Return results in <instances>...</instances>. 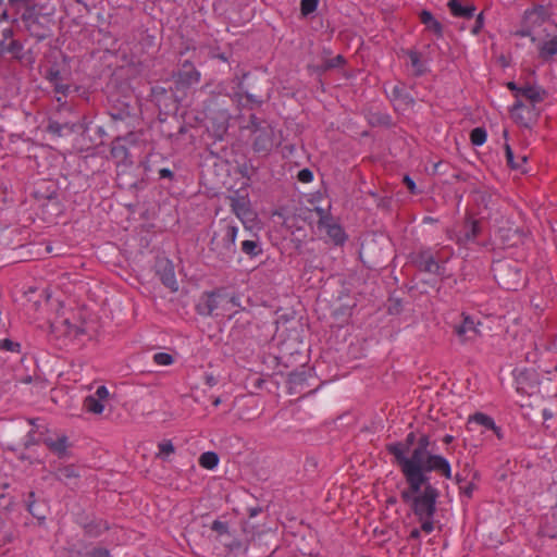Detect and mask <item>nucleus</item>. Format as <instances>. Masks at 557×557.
<instances>
[{
  "label": "nucleus",
  "instance_id": "nucleus-1",
  "mask_svg": "<svg viewBox=\"0 0 557 557\" xmlns=\"http://www.w3.org/2000/svg\"><path fill=\"white\" fill-rule=\"evenodd\" d=\"M429 446L430 437L422 435L410 456H407V447L404 443L389 444L387 445V450L395 457V462L400 468L405 478L421 481L423 472L430 473L435 471L446 479H450V463L443 456L432 454L428 449Z\"/></svg>",
  "mask_w": 557,
  "mask_h": 557
},
{
  "label": "nucleus",
  "instance_id": "nucleus-2",
  "mask_svg": "<svg viewBox=\"0 0 557 557\" xmlns=\"http://www.w3.org/2000/svg\"><path fill=\"white\" fill-rule=\"evenodd\" d=\"M405 480L408 487L401 491V499L410 504L417 517H434L440 492L430 483L429 473L423 472L421 481L408 478H405Z\"/></svg>",
  "mask_w": 557,
  "mask_h": 557
},
{
  "label": "nucleus",
  "instance_id": "nucleus-3",
  "mask_svg": "<svg viewBox=\"0 0 557 557\" xmlns=\"http://www.w3.org/2000/svg\"><path fill=\"white\" fill-rule=\"evenodd\" d=\"M239 306L236 297L222 290L203 293L196 305V310L200 315H224L233 307Z\"/></svg>",
  "mask_w": 557,
  "mask_h": 557
},
{
  "label": "nucleus",
  "instance_id": "nucleus-4",
  "mask_svg": "<svg viewBox=\"0 0 557 557\" xmlns=\"http://www.w3.org/2000/svg\"><path fill=\"white\" fill-rule=\"evenodd\" d=\"M237 226L231 223H222L219 231L214 232L210 240V250L222 261H230L233 259L236 247L235 240L237 236Z\"/></svg>",
  "mask_w": 557,
  "mask_h": 557
},
{
  "label": "nucleus",
  "instance_id": "nucleus-5",
  "mask_svg": "<svg viewBox=\"0 0 557 557\" xmlns=\"http://www.w3.org/2000/svg\"><path fill=\"white\" fill-rule=\"evenodd\" d=\"M494 278L508 290H516L524 283L521 265L515 260H498L492 265Z\"/></svg>",
  "mask_w": 557,
  "mask_h": 557
},
{
  "label": "nucleus",
  "instance_id": "nucleus-6",
  "mask_svg": "<svg viewBox=\"0 0 557 557\" xmlns=\"http://www.w3.org/2000/svg\"><path fill=\"white\" fill-rule=\"evenodd\" d=\"M550 12L544 5H535L527 10L523 15L522 27L516 32L519 37H531L534 42L535 37L532 35L534 29L543 25L549 17Z\"/></svg>",
  "mask_w": 557,
  "mask_h": 557
},
{
  "label": "nucleus",
  "instance_id": "nucleus-7",
  "mask_svg": "<svg viewBox=\"0 0 557 557\" xmlns=\"http://www.w3.org/2000/svg\"><path fill=\"white\" fill-rule=\"evenodd\" d=\"M232 212L244 223L252 222L256 214L250 206V200L247 195H242L238 191L227 197Z\"/></svg>",
  "mask_w": 557,
  "mask_h": 557
},
{
  "label": "nucleus",
  "instance_id": "nucleus-8",
  "mask_svg": "<svg viewBox=\"0 0 557 557\" xmlns=\"http://www.w3.org/2000/svg\"><path fill=\"white\" fill-rule=\"evenodd\" d=\"M200 78L201 73L189 60H185L174 75V82L177 88H189L198 84Z\"/></svg>",
  "mask_w": 557,
  "mask_h": 557
},
{
  "label": "nucleus",
  "instance_id": "nucleus-9",
  "mask_svg": "<svg viewBox=\"0 0 557 557\" xmlns=\"http://www.w3.org/2000/svg\"><path fill=\"white\" fill-rule=\"evenodd\" d=\"M511 119L519 125L528 127L537 116L534 107H529L521 99H516L510 108Z\"/></svg>",
  "mask_w": 557,
  "mask_h": 557
},
{
  "label": "nucleus",
  "instance_id": "nucleus-10",
  "mask_svg": "<svg viewBox=\"0 0 557 557\" xmlns=\"http://www.w3.org/2000/svg\"><path fill=\"white\" fill-rule=\"evenodd\" d=\"M516 99H525L530 102L529 107H534L536 103L542 102L547 97V91L537 85H524L516 94Z\"/></svg>",
  "mask_w": 557,
  "mask_h": 557
},
{
  "label": "nucleus",
  "instance_id": "nucleus-11",
  "mask_svg": "<svg viewBox=\"0 0 557 557\" xmlns=\"http://www.w3.org/2000/svg\"><path fill=\"white\" fill-rule=\"evenodd\" d=\"M479 324L480 323H475L469 315H463L462 322L455 326V333L461 342L473 341L480 335Z\"/></svg>",
  "mask_w": 557,
  "mask_h": 557
},
{
  "label": "nucleus",
  "instance_id": "nucleus-12",
  "mask_svg": "<svg viewBox=\"0 0 557 557\" xmlns=\"http://www.w3.org/2000/svg\"><path fill=\"white\" fill-rule=\"evenodd\" d=\"M481 233L480 222L476 220H467L462 230L457 235L456 242L459 245L466 246L473 243Z\"/></svg>",
  "mask_w": 557,
  "mask_h": 557
},
{
  "label": "nucleus",
  "instance_id": "nucleus-13",
  "mask_svg": "<svg viewBox=\"0 0 557 557\" xmlns=\"http://www.w3.org/2000/svg\"><path fill=\"white\" fill-rule=\"evenodd\" d=\"M414 264L419 270L432 274H437L441 268L430 249L421 250L414 258Z\"/></svg>",
  "mask_w": 557,
  "mask_h": 557
},
{
  "label": "nucleus",
  "instance_id": "nucleus-14",
  "mask_svg": "<svg viewBox=\"0 0 557 557\" xmlns=\"http://www.w3.org/2000/svg\"><path fill=\"white\" fill-rule=\"evenodd\" d=\"M158 274L163 285L168 287L171 292H176L178 289L174 265L172 264L171 261L166 260L160 263Z\"/></svg>",
  "mask_w": 557,
  "mask_h": 557
},
{
  "label": "nucleus",
  "instance_id": "nucleus-15",
  "mask_svg": "<svg viewBox=\"0 0 557 557\" xmlns=\"http://www.w3.org/2000/svg\"><path fill=\"white\" fill-rule=\"evenodd\" d=\"M539 58L543 62H552L557 58V34L543 40L537 46Z\"/></svg>",
  "mask_w": 557,
  "mask_h": 557
},
{
  "label": "nucleus",
  "instance_id": "nucleus-16",
  "mask_svg": "<svg viewBox=\"0 0 557 557\" xmlns=\"http://www.w3.org/2000/svg\"><path fill=\"white\" fill-rule=\"evenodd\" d=\"M468 424L481 425L486 430H492L498 438L503 437L500 428L495 424L493 418L485 413L476 412L473 416H470L468 419Z\"/></svg>",
  "mask_w": 557,
  "mask_h": 557
},
{
  "label": "nucleus",
  "instance_id": "nucleus-17",
  "mask_svg": "<svg viewBox=\"0 0 557 557\" xmlns=\"http://www.w3.org/2000/svg\"><path fill=\"white\" fill-rule=\"evenodd\" d=\"M45 445L60 458L67 456L69 438L65 435L47 437L44 440Z\"/></svg>",
  "mask_w": 557,
  "mask_h": 557
},
{
  "label": "nucleus",
  "instance_id": "nucleus-18",
  "mask_svg": "<svg viewBox=\"0 0 557 557\" xmlns=\"http://www.w3.org/2000/svg\"><path fill=\"white\" fill-rule=\"evenodd\" d=\"M320 230H324L327 236L333 240L336 245H342L346 240V235L342 226L332 219L329 223L319 227Z\"/></svg>",
  "mask_w": 557,
  "mask_h": 557
},
{
  "label": "nucleus",
  "instance_id": "nucleus-19",
  "mask_svg": "<svg viewBox=\"0 0 557 557\" xmlns=\"http://www.w3.org/2000/svg\"><path fill=\"white\" fill-rule=\"evenodd\" d=\"M451 14L457 17L470 18L474 15L475 7H463L460 0H449L447 3Z\"/></svg>",
  "mask_w": 557,
  "mask_h": 557
},
{
  "label": "nucleus",
  "instance_id": "nucleus-20",
  "mask_svg": "<svg viewBox=\"0 0 557 557\" xmlns=\"http://www.w3.org/2000/svg\"><path fill=\"white\" fill-rule=\"evenodd\" d=\"M21 20L26 29L33 32L35 26L39 24V14L36 10V5H27L21 15Z\"/></svg>",
  "mask_w": 557,
  "mask_h": 557
},
{
  "label": "nucleus",
  "instance_id": "nucleus-21",
  "mask_svg": "<svg viewBox=\"0 0 557 557\" xmlns=\"http://www.w3.org/2000/svg\"><path fill=\"white\" fill-rule=\"evenodd\" d=\"M273 145L272 132L270 129L261 131L253 140V147L257 151H269Z\"/></svg>",
  "mask_w": 557,
  "mask_h": 557
},
{
  "label": "nucleus",
  "instance_id": "nucleus-22",
  "mask_svg": "<svg viewBox=\"0 0 557 557\" xmlns=\"http://www.w3.org/2000/svg\"><path fill=\"white\" fill-rule=\"evenodd\" d=\"M111 156L117 163H126L128 160V149L121 138L115 139L111 146Z\"/></svg>",
  "mask_w": 557,
  "mask_h": 557
},
{
  "label": "nucleus",
  "instance_id": "nucleus-23",
  "mask_svg": "<svg viewBox=\"0 0 557 557\" xmlns=\"http://www.w3.org/2000/svg\"><path fill=\"white\" fill-rule=\"evenodd\" d=\"M78 476L79 474L77 469L73 465L60 467L55 472V478L65 484L72 483L73 481L77 480Z\"/></svg>",
  "mask_w": 557,
  "mask_h": 557
},
{
  "label": "nucleus",
  "instance_id": "nucleus-24",
  "mask_svg": "<svg viewBox=\"0 0 557 557\" xmlns=\"http://www.w3.org/2000/svg\"><path fill=\"white\" fill-rule=\"evenodd\" d=\"M420 21L428 27V29L432 30L438 36H442L443 26L437 20L434 18L433 14L430 11L423 10L420 13Z\"/></svg>",
  "mask_w": 557,
  "mask_h": 557
},
{
  "label": "nucleus",
  "instance_id": "nucleus-25",
  "mask_svg": "<svg viewBox=\"0 0 557 557\" xmlns=\"http://www.w3.org/2000/svg\"><path fill=\"white\" fill-rule=\"evenodd\" d=\"M406 53L409 58L411 66L414 70V75H417V76L423 75L426 71V67H425L424 63L421 61L420 53L417 51H413V50H409Z\"/></svg>",
  "mask_w": 557,
  "mask_h": 557
},
{
  "label": "nucleus",
  "instance_id": "nucleus-26",
  "mask_svg": "<svg viewBox=\"0 0 557 557\" xmlns=\"http://www.w3.org/2000/svg\"><path fill=\"white\" fill-rule=\"evenodd\" d=\"M219 463V456L214 451H206L199 457V465L205 468L212 470Z\"/></svg>",
  "mask_w": 557,
  "mask_h": 557
},
{
  "label": "nucleus",
  "instance_id": "nucleus-27",
  "mask_svg": "<svg viewBox=\"0 0 557 557\" xmlns=\"http://www.w3.org/2000/svg\"><path fill=\"white\" fill-rule=\"evenodd\" d=\"M84 407L88 412L100 414L102 413L104 406L101 400L97 399L96 396H87L84 400Z\"/></svg>",
  "mask_w": 557,
  "mask_h": 557
},
{
  "label": "nucleus",
  "instance_id": "nucleus-28",
  "mask_svg": "<svg viewBox=\"0 0 557 557\" xmlns=\"http://www.w3.org/2000/svg\"><path fill=\"white\" fill-rule=\"evenodd\" d=\"M486 131L483 127H475L471 131L470 140L474 146H481L486 141Z\"/></svg>",
  "mask_w": 557,
  "mask_h": 557
},
{
  "label": "nucleus",
  "instance_id": "nucleus-29",
  "mask_svg": "<svg viewBox=\"0 0 557 557\" xmlns=\"http://www.w3.org/2000/svg\"><path fill=\"white\" fill-rule=\"evenodd\" d=\"M242 250L250 257H255L261 252L258 242L255 240H244L242 243Z\"/></svg>",
  "mask_w": 557,
  "mask_h": 557
},
{
  "label": "nucleus",
  "instance_id": "nucleus-30",
  "mask_svg": "<svg viewBox=\"0 0 557 557\" xmlns=\"http://www.w3.org/2000/svg\"><path fill=\"white\" fill-rule=\"evenodd\" d=\"M505 152H506L507 162L512 169H521L522 163H524L527 161V157H521L520 162H516L513 152L509 145H506Z\"/></svg>",
  "mask_w": 557,
  "mask_h": 557
},
{
  "label": "nucleus",
  "instance_id": "nucleus-31",
  "mask_svg": "<svg viewBox=\"0 0 557 557\" xmlns=\"http://www.w3.org/2000/svg\"><path fill=\"white\" fill-rule=\"evenodd\" d=\"M392 95L394 99L400 100L406 104L411 103L413 101L412 98L407 92H405L403 86H395L392 90Z\"/></svg>",
  "mask_w": 557,
  "mask_h": 557
},
{
  "label": "nucleus",
  "instance_id": "nucleus-32",
  "mask_svg": "<svg viewBox=\"0 0 557 557\" xmlns=\"http://www.w3.org/2000/svg\"><path fill=\"white\" fill-rule=\"evenodd\" d=\"M153 361L158 366H170L174 362V358L168 352H157L153 355Z\"/></svg>",
  "mask_w": 557,
  "mask_h": 557
},
{
  "label": "nucleus",
  "instance_id": "nucleus-33",
  "mask_svg": "<svg viewBox=\"0 0 557 557\" xmlns=\"http://www.w3.org/2000/svg\"><path fill=\"white\" fill-rule=\"evenodd\" d=\"M313 211L318 216V227H322L323 224L329 223L333 219L327 210L323 208L315 207Z\"/></svg>",
  "mask_w": 557,
  "mask_h": 557
},
{
  "label": "nucleus",
  "instance_id": "nucleus-34",
  "mask_svg": "<svg viewBox=\"0 0 557 557\" xmlns=\"http://www.w3.org/2000/svg\"><path fill=\"white\" fill-rule=\"evenodd\" d=\"M319 0H301L300 10L304 15H308L317 10Z\"/></svg>",
  "mask_w": 557,
  "mask_h": 557
},
{
  "label": "nucleus",
  "instance_id": "nucleus-35",
  "mask_svg": "<svg viewBox=\"0 0 557 557\" xmlns=\"http://www.w3.org/2000/svg\"><path fill=\"white\" fill-rule=\"evenodd\" d=\"M0 348L7 351L18 352L21 349V345L17 342L4 338L0 341Z\"/></svg>",
  "mask_w": 557,
  "mask_h": 557
},
{
  "label": "nucleus",
  "instance_id": "nucleus-36",
  "mask_svg": "<svg viewBox=\"0 0 557 557\" xmlns=\"http://www.w3.org/2000/svg\"><path fill=\"white\" fill-rule=\"evenodd\" d=\"M174 453V446L171 441H163L159 444V456L165 458Z\"/></svg>",
  "mask_w": 557,
  "mask_h": 557
},
{
  "label": "nucleus",
  "instance_id": "nucleus-37",
  "mask_svg": "<svg viewBox=\"0 0 557 557\" xmlns=\"http://www.w3.org/2000/svg\"><path fill=\"white\" fill-rule=\"evenodd\" d=\"M211 530L216 532L219 535L228 534V525L226 522L214 520L211 524Z\"/></svg>",
  "mask_w": 557,
  "mask_h": 557
},
{
  "label": "nucleus",
  "instance_id": "nucleus-38",
  "mask_svg": "<svg viewBox=\"0 0 557 557\" xmlns=\"http://www.w3.org/2000/svg\"><path fill=\"white\" fill-rule=\"evenodd\" d=\"M345 63V59L343 55L338 54L330 60H327L324 64V69L325 70H329V69H334V67H339L342 66L343 64Z\"/></svg>",
  "mask_w": 557,
  "mask_h": 557
},
{
  "label": "nucleus",
  "instance_id": "nucleus-39",
  "mask_svg": "<svg viewBox=\"0 0 557 557\" xmlns=\"http://www.w3.org/2000/svg\"><path fill=\"white\" fill-rule=\"evenodd\" d=\"M434 517H418L419 521L421 522V530L431 533L434 530V523H433Z\"/></svg>",
  "mask_w": 557,
  "mask_h": 557
},
{
  "label": "nucleus",
  "instance_id": "nucleus-40",
  "mask_svg": "<svg viewBox=\"0 0 557 557\" xmlns=\"http://www.w3.org/2000/svg\"><path fill=\"white\" fill-rule=\"evenodd\" d=\"M298 180L302 183H309L313 180V174L308 169H302L298 172Z\"/></svg>",
  "mask_w": 557,
  "mask_h": 557
},
{
  "label": "nucleus",
  "instance_id": "nucleus-41",
  "mask_svg": "<svg viewBox=\"0 0 557 557\" xmlns=\"http://www.w3.org/2000/svg\"><path fill=\"white\" fill-rule=\"evenodd\" d=\"M47 79L54 85L55 83L60 82V71L50 69L47 73Z\"/></svg>",
  "mask_w": 557,
  "mask_h": 557
},
{
  "label": "nucleus",
  "instance_id": "nucleus-42",
  "mask_svg": "<svg viewBox=\"0 0 557 557\" xmlns=\"http://www.w3.org/2000/svg\"><path fill=\"white\" fill-rule=\"evenodd\" d=\"M53 89L57 94H61L63 96H66V94L70 90V85L62 84L61 82H58L53 85Z\"/></svg>",
  "mask_w": 557,
  "mask_h": 557
},
{
  "label": "nucleus",
  "instance_id": "nucleus-43",
  "mask_svg": "<svg viewBox=\"0 0 557 557\" xmlns=\"http://www.w3.org/2000/svg\"><path fill=\"white\" fill-rule=\"evenodd\" d=\"M94 396H96V398L99 400L107 399L109 396V391L104 385H101L97 388Z\"/></svg>",
  "mask_w": 557,
  "mask_h": 557
},
{
  "label": "nucleus",
  "instance_id": "nucleus-44",
  "mask_svg": "<svg viewBox=\"0 0 557 557\" xmlns=\"http://www.w3.org/2000/svg\"><path fill=\"white\" fill-rule=\"evenodd\" d=\"M403 182L405 183V185L407 186V188L409 189V191L411 194H416L417 193L416 183L413 182V180L409 175H405L404 178H403Z\"/></svg>",
  "mask_w": 557,
  "mask_h": 557
},
{
  "label": "nucleus",
  "instance_id": "nucleus-45",
  "mask_svg": "<svg viewBox=\"0 0 557 557\" xmlns=\"http://www.w3.org/2000/svg\"><path fill=\"white\" fill-rule=\"evenodd\" d=\"M29 499L27 502V509L28 511L34 516V517H37L39 518V516L36 513L35 511V493L34 492H30L29 495H28Z\"/></svg>",
  "mask_w": 557,
  "mask_h": 557
},
{
  "label": "nucleus",
  "instance_id": "nucleus-46",
  "mask_svg": "<svg viewBox=\"0 0 557 557\" xmlns=\"http://www.w3.org/2000/svg\"><path fill=\"white\" fill-rule=\"evenodd\" d=\"M483 24H484L483 15H482V13H480V14L476 16V20H475L474 26L472 27V33H473L474 35L479 34V33H480V30L483 28Z\"/></svg>",
  "mask_w": 557,
  "mask_h": 557
},
{
  "label": "nucleus",
  "instance_id": "nucleus-47",
  "mask_svg": "<svg viewBox=\"0 0 557 557\" xmlns=\"http://www.w3.org/2000/svg\"><path fill=\"white\" fill-rule=\"evenodd\" d=\"M3 40H7L13 36L12 28L8 27L2 30ZM4 41L0 42V47L3 45Z\"/></svg>",
  "mask_w": 557,
  "mask_h": 557
},
{
  "label": "nucleus",
  "instance_id": "nucleus-48",
  "mask_svg": "<svg viewBox=\"0 0 557 557\" xmlns=\"http://www.w3.org/2000/svg\"><path fill=\"white\" fill-rule=\"evenodd\" d=\"M159 175L161 178H171L173 176V172L164 168L159 171Z\"/></svg>",
  "mask_w": 557,
  "mask_h": 557
},
{
  "label": "nucleus",
  "instance_id": "nucleus-49",
  "mask_svg": "<svg viewBox=\"0 0 557 557\" xmlns=\"http://www.w3.org/2000/svg\"><path fill=\"white\" fill-rule=\"evenodd\" d=\"M21 49V45L18 41L16 40H12L8 47V50L11 51V52H14L16 50H20Z\"/></svg>",
  "mask_w": 557,
  "mask_h": 557
},
{
  "label": "nucleus",
  "instance_id": "nucleus-50",
  "mask_svg": "<svg viewBox=\"0 0 557 557\" xmlns=\"http://www.w3.org/2000/svg\"><path fill=\"white\" fill-rule=\"evenodd\" d=\"M205 379H206V383L209 386H213L216 384V379L212 374H207Z\"/></svg>",
  "mask_w": 557,
  "mask_h": 557
},
{
  "label": "nucleus",
  "instance_id": "nucleus-51",
  "mask_svg": "<svg viewBox=\"0 0 557 557\" xmlns=\"http://www.w3.org/2000/svg\"><path fill=\"white\" fill-rule=\"evenodd\" d=\"M260 511H261V508H259V507L249 508V517L253 518V517L258 516Z\"/></svg>",
  "mask_w": 557,
  "mask_h": 557
},
{
  "label": "nucleus",
  "instance_id": "nucleus-52",
  "mask_svg": "<svg viewBox=\"0 0 557 557\" xmlns=\"http://www.w3.org/2000/svg\"><path fill=\"white\" fill-rule=\"evenodd\" d=\"M507 87H508L510 90L515 91L516 94H519V89L521 88V87H518V86L516 85V83H513V82H509V83L507 84Z\"/></svg>",
  "mask_w": 557,
  "mask_h": 557
},
{
  "label": "nucleus",
  "instance_id": "nucleus-53",
  "mask_svg": "<svg viewBox=\"0 0 557 557\" xmlns=\"http://www.w3.org/2000/svg\"><path fill=\"white\" fill-rule=\"evenodd\" d=\"M413 440H414V434L413 433H409L407 438H406V443L404 445L408 448L409 445H411L413 443Z\"/></svg>",
  "mask_w": 557,
  "mask_h": 557
},
{
  "label": "nucleus",
  "instance_id": "nucleus-54",
  "mask_svg": "<svg viewBox=\"0 0 557 557\" xmlns=\"http://www.w3.org/2000/svg\"><path fill=\"white\" fill-rule=\"evenodd\" d=\"M95 556H98V557H102V556H108L109 555V552L107 549H97L95 553H94Z\"/></svg>",
  "mask_w": 557,
  "mask_h": 557
},
{
  "label": "nucleus",
  "instance_id": "nucleus-55",
  "mask_svg": "<svg viewBox=\"0 0 557 557\" xmlns=\"http://www.w3.org/2000/svg\"><path fill=\"white\" fill-rule=\"evenodd\" d=\"M420 537V530L413 529L410 532V539H419Z\"/></svg>",
  "mask_w": 557,
  "mask_h": 557
},
{
  "label": "nucleus",
  "instance_id": "nucleus-56",
  "mask_svg": "<svg viewBox=\"0 0 557 557\" xmlns=\"http://www.w3.org/2000/svg\"><path fill=\"white\" fill-rule=\"evenodd\" d=\"M472 491H473V485L472 484H470L467 487H465V494L467 496H469V497L472 495Z\"/></svg>",
  "mask_w": 557,
  "mask_h": 557
},
{
  "label": "nucleus",
  "instance_id": "nucleus-57",
  "mask_svg": "<svg viewBox=\"0 0 557 557\" xmlns=\"http://www.w3.org/2000/svg\"><path fill=\"white\" fill-rule=\"evenodd\" d=\"M453 441H454V436L449 435V434L445 435L444 438H443V442L445 444H450Z\"/></svg>",
  "mask_w": 557,
  "mask_h": 557
},
{
  "label": "nucleus",
  "instance_id": "nucleus-58",
  "mask_svg": "<svg viewBox=\"0 0 557 557\" xmlns=\"http://www.w3.org/2000/svg\"><path fill=\"white\" fill-rule=\"evenodd\" d=\"M11 3H16V2H25L27 4H29L33 0H9ZM2 4V0H0V5Z\"/></svg>",
  "mask_w": 557,
  "mask_h": 557
},
{
  "label": "nucleus",
  "instance_id": "nucleus-59",
  "mask_svg": "<svg viewBox=\"0 0 557 557\" xmlns=\"http://www.w3.org/2000/svg\"><path fill=\"white\" fill-rule=\"evenodd\" d=\"M212 404H213V406L218 407L221 404V398L220 397L214 398Z\"/></svg>",
  "mask_w": 557,
  "mask_h": 557
},
{
  "label": "nucleus",
  "instance_id": "nucleus-60",
  "mask_svg": "<svg viewBox=\"0 0 557 557\" xmlns=\"http://www.w3.org/2000/svg\"><path fill=\"white\" fill-rule=\"evenodd\" d=\"M0 16H1L2 18H4V20H5V18H8V13H7V11L4 10V11L1 13V15H0Z\"/></svg>",
  "mask_w": 557,
  "mask_h": 557
}]
</instances>
